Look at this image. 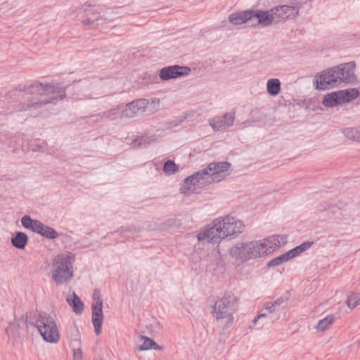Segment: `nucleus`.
I'll return each mask as SVG.
<instances>
[{
	"mask_svg": "<svg viewBox=\"0 0 360 360\" xmlns=\"http://www.w3.org/2000/svg\"><path fill=\"white\" fill-rule=\"evenodd\" d=\"M266 249L260 241H251L245 243H238L230 250V255L243 261H247L257 257L266 255Z\"/></svg>",
	"mask_w": 360,
	"mask_h": 360,
	"instance_id": "obj_7",
	"label": "nucleus"
},
{
	"mask_svg": "<svg viewBox=\"0 0 360 360\" xmlns=\"http://www.w3.org/2000/svg\"><path fill=\"white\" fill-rule=\"evenodd\" d=\"M345 136L354 141H360V131L354 128H347L344 131Z\"/></svg>",
	"mask_w": 360,
	"mask_h": 360,
	"instance_id": "obj_32",
	"label": "nucleus"
},
{
	"mask_svg": "<svg viewBox=\"0 0 360 360\" xmlns=\"http://www.w3.org/2000/svg\"><path fill=\"white\" fill-rule=\"evenodd\" d=\"M74 360L82 359V351L81 348L75 349L73 351Z\"/></svg>",
	"mask_w": 360,
	"mask_h": 360,
	"instance_id": "obj_42",
	"label": "nucleus"
},
{
	"mask_svg": "<svg viewBox=\"0 0 360 360\" xmlns=\"http://www.w3.org/2000/svg\"><path fill=\"white\" fill-rule=\"evenodd\" d=\"M27 235L21 231H18L11 238V243L13 247L20 250H24L28 243Z\"/></svg>",
	"mask_w": 360,
	"mask_h": 360,
	"instance_id": "obj_17",
	"label": "nucleus"
},
{
	"mask_svg": "<svg viewBox=\"0 0 360 360\" xmlns=\"http://www.w3.org/2000/svg\"><path fill=\"white\" fill-rule=\"evenodd\" d=\"M231 164L229 162H212L207 165V169L210 173V180L208 182H219L221 181L224 176V172L228 171L230 168Z\"/></svg>",
	"mask_w": 360,
	"mask_h": 360,
	"instance_id": "obj_12",
	"label": "nucleus"
},
{
	"mask_svg": "<svg viewBox=\"0 0 360 360\" xmlns=\"http://www.w3.org/2000/svg\"><path fill=\"white\" fill-rule=\"evenodd\" d=\"M35 220L36 219H32L29 215H25L21 219V223L23 227L30 230Z\"/></svg>",
	"mask_w": 360,
	"mask_h": 360,
	"instance_id": "obj_38",
	"label": "nucleus"
},
{
	"mask_svg": "<svg viewBox=\"0 0 360 360\" xmlns=\"http://www.w3.org/2000/svg\"><path fill=\"white\" fill-rule=\"evenodd\" d=\"M252 19L251 10L239 11L229 15V21L233 25H242Z\"/></svg>",
	"mask_w": 360,
	"mask_h": 360,
	"instance_id": "obj_16",
	"label": "nucleus"
},
{
	"mask_svg": "<svg viewBox=\"0 0 360 360\" xmlns=\"http://www.w3.org/2000/svg\"><path fill=\"white\" fill-rule=\"evenodd\" d=\"M40 235L51 240L56 239L58 237V233L54 229L45 224L44 225Z\"/></svg>",
	"mask_w": 360,
	"mask_h": 360,
	"instance_id": "obj_28",
	"label": "nucleus"
},
{
	"mask_svg": "<svg viewBox=\"0 0 360 360\" xmlns=\"http://www.w3.org/2000/svg\"><path fill=\"white\" fill-rule=\"evenodd\" d=\"M282 302H283V299L282 298H278L276 301L272 302V304L276 308V307H279L282 304Z\"/></svg>",
	"mask_w": 360,
	"mask_h": 360,
	"instance_id": "obj_45",
	"label": "nucleus"
},
{
	"mask_svg": "<svg viewBox=\"0 0 360 360\" xmlns=\"http://www.w3.org/2000/svg\"><path fill=\"white\" fill-rule=\"evenodd\" d=\"M21 320H23L27 328L30 326L37 328L46 342L57 343L60 340V335L57 324L51 315L45 312L40 313L34 323L28 321L27 316H22Z\"/></svg>",
	"mask_w": 360,
	"mask_h": 360,
	"instance_id": "obj_5",
	"label": "nucleus"
},
{
	"mask_svg": "<svg viewBox=\"0 0 360 360\" xmlns=\"http://www.w3.org/2000/svg\"><path fill=\"white\" fill-rule=\"evenodd\" d=\"M122 107V115L124 118H131L136 115V113L139 112V110L135 106L134 103L132 102L126 104L124 107Z\"/></svg>",
	"mask_w": 360,
	"mask_h": 360,
	"instance_id": "obj_24",
	"label": "nucleus"
},
{
	"mask_svg": "<svg viewBox=\"0 0 360 360\" xmlns=\"http://www.w3.org/2000/svg\"><path fill=\"white\" fill-rule=\"evenodd\" d=\"M91 310L92 323L94 325L96 334L98 335L101 333L103 321V305H91Z\"/></svg>",
	"mask_w": 360,
	"mask_h": 360,
	"instance_id": "obj_15",
	"label": "nucleus"
},
{
	"mask_svg": "<svg viewBox=\"0 0 360 360\" xmlns=\"http://www.w3.org/2000/svg\"><path fill=\"white\" fill-rule=\"evenodd\" d=\"M146 139L143 136L139 138V139H136L134 140V141L132 143L133 146L134 148H139V147L142 146L143 145H144V146H146Z\"/></svg>",
	"mask_w": 360,
	"mask_h": 360,
	"instance_id": "obj_40",
	"label": "nucleus"
},
{
	"mask_svg": "<svg viewBox=\"0 0 360 360\" xmlns=\"http://www.w3.org/2000/svg\"><path fill=\"white\" fill-rule=\"evenodd\" d=\"M22 94L25 102L20 103L18 111L37 110L55 100L66 97L65 89L57 85L35 82L30 85H18L10 91V96Z\"/></svg>",
	"mask_w": 360,
	"mask_h": 360,
	"instance_id": "obj_1",
	"label": "nucleus"
},
{
	"mask_svg": "<svg viewBox=\"0 0 360 360\" xmlns=\"http://www.w3.org/2000/svg\"><path fill=\"white\" fill-rule=\"evenodd\" d=\"M84 16L82 20V23L86 27L91 29L94 28L100 25L105 22V19L100 16V13L97 8L94 6H89L83 10Z\"/></svg>",
	"mask_w": 360,
	"mask_h": 360,
	"instance_id": "obj_11",
	"label": "nucleus"
},
{
	"mask_svg": "<svg viewBox=\"0 0 360 360\" xmlns=\"http://www.w3.org/2000/svg\"><path fill=\"white\" fill-rule=\"evenodd\" d=\"M198 183L195 182V180L192 175L188 176L182 183L180 188L181 193H186L188 191H191L192 186H195Z\"/></svg>",
	"mask_w": 360,
	"mask_h": 360,
	"instance_id": "obj_27",
	"label": "nucleus"
},
{
	"mask_svg": "<svg viewBox=\"0 0 360 360\" xmlns=\"http://www.w3.org/2000/svg\"><path fill=\"white\" fill-rule=\"evenodd\" d=\"M141 338L143 340V344L139 345V350H148L152 348V344L153 342V340L150 339L148 337L141 335Z\"/></svg>",
	"mask_w": 360,
	"mask_h": 360,
	"instance_id": "obj_35",
	"label": "nucleus"
},
{
	"mask_svg": "<svg viewBox=\"0 0 360 360\" xmlns=\"http://www.w3.org/2000/svg\"><path fill=\"white\" fill-rule=\"evenodd\" d=\"M313 245L312 241H307L302 243L300 245L296 246L295 248L291 249L288 251V254H289V257L290 259L295 257L296 256L300 255L303 252L308 250Z\"/></svg>",
	"mask_w": 360,
	"mask_h": 360,
	"instance_id": "obj_20",
	"label": "nucleus"
},
{
	"mask_svg": "<svg viewBox=\"0 0 360 360\" xmlns=\"http://www.w3.org/2000/svg\"><path fill=\"white\" fill-rule=\"evenodd\" d=\"M71 331V335H74L73 340L75 341H77L79 340V333L78 328L76 327V326H74L70 328Z\"/></svg>",
	"mask_w": 360,
	"mask_h": 360,
	"instance_id": "obj_41",
	"label": "nucleus"
},
{
	"mask_svg": "<svg viewBox=\"0 0 360 360\" xmlns=\"http://www.w3.org/2000/svg\"><path fill=\"white\" fill-rule=\"evenodd\" d=\"M93 302L91 305H103V300L101 299V291L98 289H94L92 295Z\"/></svg>",
	"mask_w": 360,
	"mask_h": 360,
	"instance_id": "obj_36",
	"label": "nucleus"
},
{
	"mask_svg": "<svg viewBox=\"0 0 360 360\" xmlns=\"http://www.w3.org/2000/svg\"><path fill=\"white\" fill-rule=\"evenodd\" d=\"M359 95L357 89H349L328 94L323 98L322 103L326 107H335L340 104L350 102Z\"/></svg>",
	"mask_w": 360,
	"mask_h": 360,
	"instance_id": "obj_8",
	"label": "nucleus"
},
{
	"mask_svg": "<svg viewBox=\"0 0 360 360\" xmlns=\"http://www.w3.org/2000/svg\"><path fill=\"white\" fill-rule=\"evenodd\" d=\"M268 94L271 96L278 95L281 91V82L278 79H270L266 84Z\"/></svg>",
	"mask_w": 360,
	"mask_h": 360,
	"instance_id": "obj_19",
	"label": "nucleus"
},
{
	"mask_svg": "<svg viewBox=\"0 0 360 360\" xmlns=\"http://www.w3.org/2000/svg\"><path fill=\"white\" fill-rule=\"evenodd\" d=\"M296 3L294 6L282 5L275 6L271 8V11H274V14L276 15V22L278 23L282 21H285L287 19L294 18L299 14V8L297 6L300 4V1L295 0Z\"/></svg>",
	"mask_w": 360,
	"mask_h": 360,
	"instance_id": "obj_10",
	"label": "nucleus"
},
{
	"mask_svg": "<svg viewBox=\"0 0 360 360\" xmlns=\"http://www.w3.org/2000/svg\"><path fill=\"white\" fill-rule=\"evenodd\" d=\"M44 224L41 223L40 221L35 220L32 224V228H31L30 230L33 232L40 234L44 227Z\"/></svg>",
	"mask_w": 360,
	"mask_h": 360,
	"instance_id": "obj_39",
	"label": "nucleus"
},
{
	"mask_svg": "<svg viewBox=\"0 0 360 360\" xmlns=\"http://www.w3.org/2000/svg\"><path fill=\"white\" fill-rule=\"evenodd\" d=\"M260 243H262V245L263 246H265V248L266 249V255L269 254L270 252H269V250H268L270 246H273V245L274 246L273 240H271V241H268V238H267L264 239V240L260 241Z\"/></svg>",
	"mask_w": 360,
	"mask_h": 360,
	"instance_id": "obj_43",
	"label": "nucleus"
},
{
	"mask_svg": "<svg viewBox=\"0 0 360 360\" xmlns=\"http://www.w3.org/2000/svg\"><path fill=\"white\" fill-rule=\"evenodd\" d=\"M120 232H124V231L135 232L136 229L134 227L129 228V229H124V227H121L120 229Z\"/></svg>",
	"mask_w": 360,
	"mask_h": 360,
	"instance_id": "obj_46",
	"label": "nucleus"
},
{
	"mask_svg": "<svg viewBox=\"0 0 360 360\" xmlns=\"http://www.w3.org/2000/svg\"><path fill=\"white\" fill-rule=\"evenodd\" d=\"M20 323L18 321L10 323L6 328L5 332L9 336L14 339L20 336Z\"/></svg>",
	"mask_w": 360,
	"mask_h": 360,
	"instance_id": "obj_26",
	"label": "nucleus"
},
{
	"mask_svg": "<svg viewBox=\"0 0 360 360\" xmlns=\"http://www.w3.org/2000/svg\"><path fill=\"white\" fill-rule=\"evenodd\" d=\"M354 61L341 63L323 70L316 75L314 84L318 90H326L340 86L342 83L353 84L357 81Z\"/></svg>",
	"mask_w": 360,
	"mask_h": 360,
	"instance_id": "obj_2",
	"label": "nucleus"
},
{
	"mask_svg": "<svg viewBox=\"0 0 360 360\" xmlns=\"http://www.w3.org/2000/svg\"><path fill=\"white\" fill-rule=\"evenodd\" d=\"M252 18H257L258 20V24L267 27L273 23H278L276 22V15L274 14V11L271 9L269 11L262 10H251Z\"/></svg>",
	"mask_w": 360,
	"mask_h": 360,
	"instance_id": "obj_14",
	"label": "nucleus"
},
{
	"mask_svg": "<svg viewBox=\"0 0 360 360\" xmlns=\"http://www.w3.org/2000/svg\"><path fill=\"white\" fill-rule=\"evenodd\" d=\"M276 313L278 316V310L274 306L272 302H267L264 308L262 310V312L253 320V323H256L257 320L261 318H266L269 314Z\"/></svg>",
	"mask_w": 360,
	"mask_h": 360,
	"instance_id": "obj_22",
	"label": "nucleus"
},
{
	"mask_svg": "<svg viewBox=\"0 0 360 360\" xmlns=\"http://www.w3.org/2000/svg\"><path fill=\"white\" fill-rule=\"evenodd\" d=\"M243 223L235 217L226 216L222 219H215L208 224L207 229L198 234V241L207 240V243H217L221 239L236 237L242 233Z\"/></svg>",
	"mask_w": 360,
	"mask_h": 360,
	"instance_id": "obj_3",
	"label": "nucleus"
},
{
	"mask_svg": "<svg viewBox=\"0 0 360 360\" xmlns=\"http://www.w3.org/2000/svg\"><path fill=\"white\" fill-rule=\"evenodd\" d=\"M96 360H103V359H96Z\"/></svg>",
	"mask_w": 360,
	"mask_h": 360,
	"instance_id": "obj_48",
	"label": "nucleus"
},
{
	"mask_svg": "<svg viewBox=\"0 0 360 360\" xmlns=\"http://www.w3.org/2000/svg\"><path fill=\"white\" fill-rule=\"evenodd\" d=\"M235 120L234 113H225L222 117L214 118L210 122L214 131H224L232 126Z\"/></svg>",
	"mask_w": 360,
	"mask_h": 360,
	"instance_id": "obj_13",
	"label": "nucleus"
},
{
	"mask_svg": "<svg viewBox=\"0 0 360 360\" xmlns=\"http://www.w3.org/2000/svg\"><path fill=\"white\" fill-rule=\"evenodd\" d=\"M279 240L281 241L282 244H285L287 243V236L283 235H280Z\"/></svg>",
	"mask_w": 360,
	"mask_h": 360,
	"instance_id": "obj_47",
	"label": "nucleus"
},
{
	"mask_svg": "<svg viewBox=\"0 0 360 360\" xmlns=\"http://www.w3.org/2000/svg\"><path fill=\"white\" fill-rule=\"evenodd\" d=\"M280 235H273L268 237V241L273 240L274 246H270L268 249L269 252H274L276 248H279L281 245V241L279 240Z\"/></svg>",
	"mask_w": 360,
	"mask_h": 360,
	"instance_id": "obj_34",
	"label": "nucleus"
},
{
	"mask_svg": "<svg viewBox=\"0 0 360 360\" xmlns=\"http://www.w3.org/2000/svg\"><path fill=\"white\" fill-rule=\"evenodd\" d=\"M335 321L334 314H330L320 320L316 327L318 331H324L328 329Z\"/></svg>",
	"mask_w": 360,
	"mask_h": 360,
	"instance_id": "obj_21",
	"label": "nucleus"
},
{
	"mask_svg": "<svg viewBox=\"0 0 360 360\" xmlns=\"http://www.w3.org/2000/svg\"><path fill=\"white\" fill-rule=\"evenodd\" d=\"M290 259V258L289 257V254H288V252H286L271 259L270 261H269L266 264V266L268 267L279 266V265L283 264L284 262H288Z\"/></svg>",
	"mask_w": 360,
	"mask_h": 360,
	"instance_id": "obj_25",
	"label": "nucleus"
},
{
	"mask_svg": "<svg viewBox=\"0 0 360 360\" xmlns=\"http://www.w3.org/2000/svg\"><path fill=\"white\" fill-rule=\"evenodd\" d=\"M238 298L232 292H226L221 298H218L212 307L211 313L217 320L227 319L226 325L231 324L233 314L237 310Z\"/></svg>",
	"mask_w": 360,
	"mask_h": 360,
	"instance_id": "obj_6",
	"label": "nucleus"
},
{
	"mask_svg": "<svg viewBox=\"0 0 360 360\" xmlns=\"http://www.w3.org/2000/svg\"><path fill=\"white\" fill-rule=\"evenodd\" d=\"M151 349H155V350H162L163 349V347L162 346H160L159 345H158L154 340L153 342V344H152V348Z\"/></svg>",
	"mask_w": 360,
	"mask_h": 360,
	"instance_id": "obj_44",
	"label": "nucleus"
},
{
	"mask_svg": "<svg viewBox=\"0 0 360 360\" xmlns=\"http://www.w3.org/2000/svg\"><path fill=\"white\" fill-rule=\"evenodd\" d=\"M102 117L108 119L110 120H115L117 119L124 118L122 115V107L118 106L117 108L110 109L103 112L102 114Z\"/></svg>",
	"mask_w": 360,
	"mask_h": 360,
	"instance_id": "obj_23",
	"label": "nucleus"
},
{
	"mask_svg": "<svg viewBox=\"0 0 360 360\" xmlns=\"http://www.w3.org/2000/svg\"><path fill=\"white\" fill-rule=\"evenodd\" d=\"M193 178L195 180V182L198 183L200 180H204L207 179V180H210V171L207 169V166L202 169L200 170H198L195 172L194 174H192Z\"/></svg>",
	"mask_w": 360,
	"mask_h": 360,
	"instance_id": "obj_29",
	"label": "nucleus"
},
{
	"mask_svg": "<svg viewBox=\"0 0 360 360\" xmlns=\"http://www.w3.org/2000/svg\"><path fill=\"white\" fill-rule=\"evenodd\" d=\"M191 70L187 66L174 65L164 67L159 72V77L162 81L184 77L191 72Z\"/></svg>",
	"mask_w": 360,
	"mask_h": 360,
	"instance_id": "obj_9",
	"label": "nucleus"
},
{
	"mask_svg": "<svg viewBox=\"0 0 360 360\" xmlns=\"http://www.w3.org/2000/svg\"><path fill=\"white\" fill-rule=\"evenodd\" d=\"M133 103H134L135 106L136 107V109H137L140 112H144L145 108L147 107V105L148 103V102L146 99L135 100V101H133Z\"/></svg>",
	"mask_w": 360,
	"mask_h": 360,
	"instance_id": "obj_37",
	"label": "nucleus"
},
{
	"mask_svg": "<svg viewBox=\"0 0 360 360\" xmlns=\"http://www.w3.org/2000/svg\"><path fill=\"white\" fill-rule=\"evenodd\" d=\"M178 169L179 166L176 165L172 160H167L164 163L163 171L167 174H174L178 171Z\"/></svg>",
	"mask_w": 360,
	"mask_h": 360,
	"instance_id": "obj_30",
	"label": "nucleus"
},
{
	"mask_svg": "<svg viewBox=\"0 0 360 360\" xmlns=\"http://www.w3.org/2000/svg\"><path fill=\"white\" fill-rule=\"evenodd\" d=\"M66 300L75 314H81L83 312L84 303L75 292H73L72 297H68Z\"/></svg>",
	"mask_w": 360,
	"mask_h": 360,
	"instance_id": "obj_18",
	"label": "nucleus"
},
{
	"mask_svg": "<svg viewBox=\"0 0 360 360\" xmlns=\"http://www.w3.org/2000/svg\"><path fill=\"white\" fill-rule=\"evenodd\" d=\"M75 256L65 252L55 257L52 264V279L57 285L69 282L74 275L73 263Z\"/></svg>",
	"mask_w": 360,
	"mask_h": 360,
	"instance_id": "obj_4",
	"label": "nucleus"
},
{
	"mask_svg": "<svg viewBox=\"0 0 360 360\" xmlns=\"http://www.w3.org/2000/svg\"><path fill=\"white\" fill-rule=\"evenodd\" d=\"M347 303L349 308L354 309L360 304V293L352 292L348 295Z\"/></svg>",
	"mask_w": 360,
	"mask_h": 360,
	"instance_id": "obj_31",
	"label": "nucleus"
},
{
	"mask_svg": "<svg viewBox=\"0 0 360 360\" xmlns=\"http://www.w3.org/2000/svg\"><path fill=\"white\" fill-rule=\"evenodd\" d=\"M46 146V143L44 141H41L39 139L34 140L30 144V147L33 151L44 152Z\"/></svg>",
	"mask_w": 360,
	"mask_h": 360,
	"instance_id": "obj_33",
	"label": "nucleus"
}]
</instances>
